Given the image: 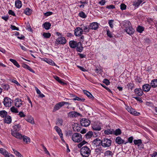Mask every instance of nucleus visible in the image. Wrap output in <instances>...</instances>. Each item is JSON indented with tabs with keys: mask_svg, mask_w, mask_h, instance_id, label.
<instances>
[{
	"mask_svg": "<svg viewBox=\"0 0 157 157\" xmlns=\"http://www.w3.org/2000/svg\"><path fill=\"white\" fill-rule=\"evenodd\" d=\"M42 146L44 149V150L45 152V153L47 155H50L49 153V152L47 150L46 147L43 145H42Z\"/></svg>",
	"mask_w": 157,
	"mask_h": 157,
	"instance_id": "5fc2aeb1",
	"label": "nucleus"
},
{
	"mask_svg": "<svg viewBox=\"0 0 157 157\" xmlns=\"http://www.w3.org/2000/svg\"><path fill=\"white\" fill-rule=\"evenodd\" d=\"M134 85L133 84L131 83H128L127 85V86L128 89H130L131 90L132 89Z\"/></svg>",
	"mask_w": 157,
	"mask_h": 157,
	"instance_id": "8fccbe9b",
	"label": "nucleus"
},
{
	"mask_svg": "<svg viewBox=\"0 0 157 157\" xmlns=\"http://www.w3.org/2000/svg\"><path fill=\"white\" fill-rule=\"evenodd\" d=\"M102 140L99 138H96L94 139L92 142L93 145L96 147L101 145Z\"/></svg>",
	"mask_w": 157,
	"mask_h": 157,
	"instance_id": "9d476101",
	"label": "nucleus"
},
{
	"mask_svg": "<svg viewBox=\"0 0 157 157\" xmlns=\"http://www.w3.org/2000/svg\"><path fill=\"white\" fill-rule=\"evenodd\" d=\"M22 67H23L27 69L28 70H29L30 71L33 73H35V72L28 65L25 64H23L22 65Z\"/></svg>",
	"mask_w": 157,
	"mask_h": 157,
	"instance_id": "bb28decb",
	"label": "nucleus"
},
{
	"mask_svg": "<svg viewBox=\"0 0 157 157\" xmlns=\"http://www.w3.org/2000/svg\"><path fill=\"white\" fill-rule=\"evenodd\" d=\"M134 92L136 95L139 96H142L143 94L142 90L140 88L136 89Z\"/></svg>",
	"mask_w": 157,
	"mask_h": 157,
	"instance_id": "dca6fc26",
	"label": "nucleus"
},
{
	"mask_svg": "<svg viewBox=\"0 0 157 157\" xmlns=\"http://www.w3.org/2000/svg\"><path fill=\"white\" fill-rule=\"evenodd\" d=\"M90 29L96 30L98 28V24L96 22H93L90 24Z\"/></svg>",
	"mask_w": 157,
	"mask_h": 157,
	"instance_id": "2eb2a0df",
	"label": "nucleus"
},
{
	"mask_svg": "<svg viewBox=\"0 0 157 157\" xmlns=\"http://www.w3.org/2000/svg\"><path fill=\"white\" fill-rule=\"evenodd\" d=\"M95 152L97 154H100L103 152V150L101 147L96 148L95 149Z\"/></svg>",
	"mask_w": 157,
	"mask_h": 157,
	"instance_id": "09e8293b",
	"label": "nucleus"
},
{
	"mask_svg": "<svg viewBox=\"0 0 157 157\" xmlns=\"http://www.w3.org/2000/svg\"><path fill=\"white\" fill-rule=\"evenodd\" d=\"M92 128L94 130L100 131L101 129V126L99 124H94L92 126Z\"/></svg>",
	"mask_w": 157,
	"mask_h": 157,
	"instance_id": "5701e85b",
	"label": "nucleus"
},
{
	"mask_svg": "<svg viewBox=\"0 0 157 157\" xmlns=\"http://www.w3.org/2000/svg\"><path fill=\"white\" fill-rule=\"evenodd\" d=\"M63 122V121L62 119L58 118L57 120V121L56 122V124H58V125H62Z\"/></svg>",
	"mask_w": 157,
	"mask_h": 157,
	"instance_id": "37998d69",
	"label": "nucleus"
},
{
	"mask_svg": "<svg viewBox=\"0 0 157 157\" xmlns=\"http://www.w3.org/2000/svg\"><path fill=\"white\" fill-rule=\"evenodd\" d=\"M46 62L49 64L52 65H55V63L52 60L50 59H47Z\"/></svg>",
	"mask_w": 157,
	"mask_h": 157,
	"instance_id": "3c124183",
	"label": "nucleus"
},
{
	"mask_svg": "<svg viewBox=\"0 0 157 157\" xmlns=\"http://www.w3.org/2000/svg\"><path fill=\"white\" fill-rule=\"evenodd\" d=\"M24 13L27 15H30L32 13V10L29 8H26L24 10Z\"/></svg>",
	"mask_w": 157,
	"mask_h": 157,
	"instance_id": "a878e982",
	"label": "nucleus"
},
{
	"mask_svg": "<svg viewBox=\"0 0 157 157\" xmlns=\"http://www.w3.org/2000/svg\"><path fill=\"white\" fill-rule=\"evenodd\" d=\"M133 98L136 99L138 101H139L140 103L143 102V101L139 97H133Z\"/></svg>",
	"mask_w": 157,
	"mask_h": 157,
	"instance_id": "338daca9",
	"label": "nucleus"
},
{
	"mask_svg": "<svg viewBox=\"0 0 157 157\" xmlns=\"http://www.w3.org/2000/svg\"><path fill=\"white\" fill-rule=\"evenodd\" d=\"M84 98H81L78 97H76L75 98H73V100L74 101L77 100L79 101H84L85 100Z\"/></svg>",
	"mask_w": 157,
	"mask_h": 157,
	"instance_id": "864d4df0",
	"label": "nucleus"
},
{
	"mask_svg": "<svg viewBox=\"0 0 157 157\" xmlns=\"http://www.w3.org/2000/svg\"><path fill=\"white\" fill-rule=\"evenodd\" d=\"M43 26L46 29L48 30L51 26V24L49 22H46L43 24Z\"/></svg>",
	"mask_w": 157,
	"mask_h": 157,
	"instance_id": "c756f323",
	"label": "nucleus"
},
{
	"mask_svg": "<svg viewBox=\"0 0 157 157\" xmlns=\"http://www.w3.org/2000/svg\"><path fill=\"white\" fill-rule=\"evenodd\" d=\"M144 30V28L140 25L137 28V31L140 33H141Z\"/></svg>",
	"mask_w": 157,
	"mask_h": 157,
	"instance_id": "c03bdc74",
	"label": "nucleus"
},
{
	"mask_svg": "<svg viewBox=\"0 0 157 157\" xmlns=\"http://www.w3.org/2000/svg\"><path fill=\"white\" fill-rule=\"evenodd\" d=\"M78 43L74 40L70 41L69 44L70 47L72 48H75L76 47V45Z\"/></svg>",
	"mask_w": 157,
	"mask_h": 157,
	"instance_id": "a211bd4d",
	"label": "nucleus"
},
{
	"mask_svg": "<svg viewBox=\"0 0 157 157\" xmlns=\"http://www.w3.org/2000/svg\"><path fill=\"white\" fill-rule=\"evenodd\" d=\"M69 103L67 102L62 101L56 104L54 106L53 111L55 112L59 109L65 104L68 105Z\"/></svg>",
	"mask_w": 157,
	"mask_h": 157,
	"instance_id": "20e7f679",
	"label": "nucleus"
},
{
	"mask_svg": "<svg viewBox=\"0 0 157 157\" xmlns=\"http://www.w3.org/2000/svg\"><path fill=\"white\" fill-rule=\"evenodd\" d=\"M151 88V86L149 84H145L142 86V90L145 92H148L150 89Z\"/></svg>",
	"mask_w": 157,
	"mask_h": 157,
	"instance_id": "f3484780",
	"label": "nucleus"
},
{
	"mask_svg": "<svg viewBox=\"0 0 157 157\" xmlns=\"http://www.w3.org/2000/svg\"><path fill=\"white\" fill-rule=\"evenodd\" d=\"M2 87L5 90H8L9 88V85L6 84H2Z\"/></svg>",
	"mask_w": 157,
	"mask_h": 157,
	"instance_id": "603ef678",
	"label": "nucleus"
},
{
	"mask_svg": "<svg viewBox=\"0 0 157 157\" xmlns=\"http://www.w3.org/2000/svg\"><path fill=\"white\" fill-rule=\"evenodd\" d=\"M123 26L125 29V30L126 32L130 35L133 33L135 30L131 26V24L129 21H124L123 22Z\"/></svg>",
	"mask_w": 157,
	"mask_h": 157,
	"instance_id": "f257e3e1",
	"label": "nucleus"
},
{
	"mask_svg": "<svg viewBox=\"0 0 157 157\" xmlns=\"http://www.w3.org/2000/svg\"><path fill=\"white\" fill-rule=\"evenodd\" d=\"M18 114L21 117H24L25 116L24 113L21 111Z\"/></svg>",
	"mask_w": 157,
	"mask_h": 157,
	"instance_id": "680f3d73",
	"label": "nucleus"
},
{
	"mask_svg": "<svg viewBox=\"0 0 157 157\" xmlns=\"http://www.w3.org/2000/svg\"><path fill=\"white\" fill-rule=\"evenodd\" d=\"M12 121L11 117L9 115L7 116L4 119V122L6 123L10 124Z\"/></svg>",
	"mask_w": 157,
	"mask_h": 157,
	"instance_id": "b1692460",
	"label": "nucleus"
},
{
	"mask_svg": "<svg viewBox=\"0 0 157 157\" xmlns=\"http://www.w3.org/2000/svg\"><path fill=\"white\" fill-rule=\"evenodd\" d=\"M121 129L119 128L116 129L115 131H113L114 134L116 136L121 135Z\"/></svg>",
	"mask_w": 157,
	"mask_h": 157,
	"instance_id": "e433bc0d",
	"label": "nucleus"
},
{
	"mask_svg": "<svg viewBox=\"0 0 157 157\" xmlns=\"http://www.w3.org/2000/svg\"><path fill=\"white\" fill-rule=\"evenodd\" d=\"M10 28L13 30H19V29L17 27L15 26L11 25Z\"/></svg>",
	"mask_w": 157,
	"mask_h": 157,
	"instance_id": "e2e57ef3",
	"label": "nucleus"
},
{
	"mask_svg": "<svg viewBox=\"0 0 157 157\" xmlns=\"http://www.w3.org/2000/svg\"><path fill=\"white\" fill-rule=\"evenodd\" d=\"M10 110L12 112L15 113H18L17 109L14 106H13L10 108Z\"/></svg>",
	"mask_w": 157,
	"mask_h": 157,
	"instance_id": "a18cd8bd",
	"label": "nucleus"
},
{
	"mask_svg": "<svg viewBox=\"0 0 157 157\" xmlns=\"http://www.w3.org/2000/svg\"><path fill=\"white\" fill-rule=\"evenodd\" d=\"M71 139L74 142L78 143L82 141V137L80 134L75 132L72 135Z\"/></svg>",
	"mask_w": 157,
	"mask_h": 157,
	"instance_id": "7ed1b4c3",
	"label": "nucleus"
},
{
	"mask_svg": "<svg viewBox=\"0 0 157 157\" xmlns=\"http://www.w3.org/2000/svg\"><path fill=\"white\" fill-rule=\"evenodd\" d=\"M68 116L70 117H76L79 115V114L76 112L72 111L70 112L68 114Z\"/></svg>",
	"mask_w": 157,
	"mask_h": 157,
	"instance_id": "6ab92c4d",
	"label": "nucleus"
},
{
	"mask_svg": "<svg viewBox=\"0 0 157 157\" xmlns=\"http://www.w3.org/2000/svg\"><path fill=\"white\" fill-rule=\"evenodd\" d=\"M11 132L12 135L14 137L18 139H22V136L20 133L18 132H14L12 130H11Z\"/></svg>",
	"mask_w": 157,
	"mask_h": 157,
	"instance_id": "f8f14e48",
	"label": "nucleus"
},
{
	"mask_svg": "<svg viewBox=\"0 0 157 157\" xmlns=\"http://www.w3.org/2000/svg\"><path fill=\"white\" fill-rule=\"evenodd\" d=\"M25 120L33 124H34V119L31 116H30L29 117L25 119Z\"/></svg>",
	"mask_w": 157,
	"mask_h": 157,
	"instance_id": "473e14b6",
	"label": "nucleus"
},
{
	"mask_svg": "<svg viewBox=\"0 0 157 157\" xmlns=\"http://www.w3.org/2000/svg\"><path fill=\"white\" fill-rule=\"evenodd\" d=\"M151 84L152 87L153 88L157 87V79H154L152 80Z\"/></svg>",
	"mask_w": 157,
	"mask_h": 157,
	"instance_id": "c85d7f7f",
	"label": "nucleus"
},
{
	"mask_svg": "<svg viewBox=\"0 0 157 157\" xmlns=\"http://www.w3.org/2000/svg\"><path fill=\"white\" fill-rule=\"evenodd\" d=\"M142 2L143 1L141 0H137V1L134 2L132 5L134 6L138 7L140 6Z\"/></svg>",
	"mask_w": 157,
	"mask_h": 157,
	"instance_id": "7c9ffc66",
	"label": "nucleus"
},
{
	"mask_svg": "<svg viewBox=\"0 0 157 157\" xmlns=\"http://www.w3.org/2000/svg\"><path fill=\"white\" fill-rule=\"evenodd\" d=\"M7 113L5 110L0 111V116L2 117H6L7 116Z\"/></svg>",
	"mask_w": 157,
	"mask_h": 157,
	"instance_id": "2f4dec72",
	"label": "nucleus"
},
{
	"mask_svg": "<svg viewBox=\"0 0 157 157\" xmlns=\"http://www.w3.org/2000/svg\"><path fill=\"white\" fill-rule=\"evenodd\" d=\"M15 101V105L16 107L18 108L20 107L22 105V101L21 99H19V98L16 99Z\"/></svg>",
	"mask_w": 157,
	"mask_h": 157,
	"instance_id": "aec40b11",
	"label": "nucleus"
},
{
	"mask_svg": "<svg viewBox=\"0 0 157 157\" xmlns=\"http://www.w3.org/2000/svg\"><path fill=\"white\" fill-rule=\"evenodd\" d=\"M56 41L58 43V44H64L66 43V40L63 37L58 38L56 40Z\"/></svg>",
	"mask_w": 157,
	"mask_h": 157,
	"instance_id": "9b49d317",
	"label": "nucleus"
},
{
	"mask_svg": "<svg viewBox=\"0 0 157 157\" xmlns=\"http://www.w3.org/2000/svg\"><path fill=\"white\" fill-rule=\"evenodd\" d=\"M116 143L118 144H126L127 142L123 140H122L120 136L117 137L115 139Z\"/></svg>",
	"mask_w": 157,
	"mask_h": 157,
	"instance_id": "ddd939ff",
	"label": "nucleus"
},
{
	"mask_svg": "<svg viewBox=\"0 0 157 157\" xmlns=\"http://www.w3.org/2000/svg\"><path fill=\"white\" fill-rule=\"evenodd\" d=\"M12 101V100L10 98L6 97L4 98L3 104L6 107H9L11 106Z\"/></svg>",
	"mask_w": 157,
	"mask_h": 157,
	"instance_id": "423d86ee",
	"label": "nucleus"
},
{
	"mask_svg": "<svg viewBox=\"0 0 157 157\" xmlns=\"http://www.w3.org/2000/svg\"><path fill=\"white\" fill-rule=\"evenodd\" d=\"M126 109L127 111L130 113L132 111H133V109L132 108L131 106H127Z\"/></svg>",
	"mask_w": 157,
	"mask_h": 157,
	"instance_id": "69168bd1",
	"label": "nucleus"
},
{
	"mask_svg": "<svg viewBox=\"0 0 157 157\" xmlns=\"http://www.w3.org/2000/svg\"><path fill=\"white\" fill-rule=\"evenodd\" d=\"M22 4L21 1L19 0H17L15 1V6L18 8H20L22 6Z\"/></svg>",
	"mask_w": 157,
	"mask_h": 157,
	"instance_id": "393cba45",
	"label": "nucleus"
},
{
	"mask_svg": "<svg viewBox=\"0 0 157 157\" xmlns=\"http://www.w3.org/2000/svg\"><path fill=\"white\" fill-rule=\"evenodd\" d=\"M104 133L105 134H112L113 133V131L112 130L107 129L104 131Z\"/></svg>",
	"mask_w": 157,
	"mask_h": 157,
	"instance_id": "58836bf2",
	"label": "nucleus"
},
{
	"mask_svg": "<svg viewBox=\"0 0 157 157\" xmlns=\"http://www.w3.org/2000/svg\"><path fill=\"white\" fill-rule=\"evenodd\" d=\"M133 140V137L132 136H131L128 138V140L127 141H125V142H127V143L128 142H129L130 143H132Z\"/></svg>",
	"mask_w": 157,
	"mask_h": 157,
	"instance_id": "13d9d810",
	"label": "nucleus"
},
{
	"mask_svg": "<svg viewBox=\"0 0 157 157\" xmlns=\"http://www.w3.org/2000/svg\"><path fill=\"white\" fill-rule=\"evenodd\" d=\"M81 28H82V29H83V32H84L85 33L88 32L90 29L89 26V27H88L87 26H84Z\"/></svg>",
	"mask_w": 157,
	"mask_h": 157,
	"instance_id": "ea45409f",
	"label": "nucleus"
},
{
	"mask_svg": "<svg viewBox=\"0 0 157 157\" xmlns=\"http://www.w3.org/2000/svg\"><path fill=\"white\" fill-rule=\"evenodd\" d=\"M22 139H23V141L26 144H28L30 142V139L28 137L23 136H22Z\"/></svg>",
	"mask_w": 157,
	"mask_h": 157,
	"instance_id": "cd10ccee",
	"label": "nucleus"
},
{
	"mask_svg": "<svg viewBox=\"0 0 157 157\" xmlns=\"http://www.w3.org/2000/svg\"><path fill=\"white\" fill-rule=\"evenodd\" d=\"M43 36L45 38H49L51 36V34L48 33H44L43 35Z\"/></svg>",
	"mask_w": 157,
	"mask_h": 157,
	"instance_id": "49530a36",
	"label": "nucleus"
},
{
	"mask_svg": "<svg viewBox=\"0 0 157 157\" xmlns=\"http://www.w3.org/2000/svg\"><path fill=\"white\" fill-rule=\"evenodd\" d=\"M53 13L52 12L48 11L44 13L45 16L47 17L50 16Z\"/></svg>",
	"mask_w": 157,
	"mask_h": 157,
	"instance_id": "bf43d9fd",
	"label": "nucleus"
},
{
	"mask_svg": "<svg viewBox=\"0 0 157 157\" xmlns=\"http://www.w3.org/2000/svg\"><path fill=\"white\" fill-rule=\"evenodd\" d=\"M10 61L12 62L15 66L17 67H20V65L18 64L17 62L15 59H10Z\"/></svg>",
	"mask_w": 157,
	"mask_h": 157,
	"instance_id": "c9c22d12",
	"label": "nucleus"
},
{
	"mask_svg": "<svg viewBox=\"0 0 157 157\" xmlns=\"http://www.w3.org/2000/svg\"><path fill=\"white\" fill-rule=\"evenodd\" d=\"M91 152V150L86 146H84L80 149V153L83 157H88Z\"/></svg>",
	"mask_w": 157,
	"mask_h": 157,
	"instance_id": "f03ea898",
	"label": "nucleus"
},
{
	"mask_svg": "<svg viewBox=\"0 0 157 157\" xmlns=\"http://www.w3.org/2000/svg\"><path fill=\"white\" fill-rule=\"evenodd\" d=\"M107 31V36L110 38H111L113 37L111 33V32L109 30H106Z\"/></svg>",
	"mask_w": 157,
	"mask_h": 157,
	"instance_id": "052dcab7",
	"label": "nucleus"
},
{
	"mask_svg": "<svg viewBox=\"0 0 157 157\" xmlns=\"http://www.w3.org/2000/svg\"><path fill=\"white\" fill-rule=\"evenodd\" d=\"M113 21H114L113 20H110L109 21L108 23L109 24V25L111 28H113Z\"/></svg>",
	"mask_w": 157,
	"mask_h": 157,
	"instance_id": "774afa93",
	"label": "nucleus"
},
{
	"mask_svg": "<svg viewBox=\"0 0 157 157\" xmlns=\"http://www.w3.org/2000/svg\"><path fill=\"white\" fill-rule=\"evenodd\" d=\"M103 82L105 83L106 85H109L110 83L109 81L106 79H104L103 80Z\"/></svg>",
	"mask_w": 157,
	"mask_h": 157,
	"instance_id": "0e129e2a",
	"label": "nucleus"
},
{
	"mask_svg": "<svg viewBox=\"0 0 157 157\" xmlns=\"http://www.w3.org/2000/svg\"><path fill=\"white\" fill-rule=\"evenodd\" d=\"M126 8V6L124 4H121V9L123 10H125Z\"/></svg>",
	"mask_w": 157,
	"mask_h": 157,
	"instance_id": "4d7b16f0",
	"label": "nucleus"
},
{
	"mask_svg": "<svg viewBox=\"0 0 157 157\" xmlns=\"http://www.w3.org/2000/svg\"><path fill=\"white\" fill-rule=\"evenodd\" d=\"M111 141L107 138H104L102 140L101 145L104 147H108L111 145Z\"/></svg>",
	"mask_w": 157,
	"mask_h": 157,
	"instance_id": "39448f33",
	"label": "nucleus"
},
{
	"mask_svg": "<svg viewBox=\"0 0 157 157\" xmlns=\"http://www.w3.org/2000/svg\"><path fill=\"white\" fill-rule=\"evenodd\" d=\"M130 113L135 116H138L140 114V113L135 111L134 109H133V111L132 110L131 111Z\"/></svg>",
	"mask_w": 157,
	"mask_h": 157,
	"instance_id": "de8ad7c7",
	"label": "nucleus"
},
{
	"mask_svg": "<svg viewBox=\"0 0 157 157\" xmlns=\"http://www.w3.org/2000/svg\"><path fill=\"white\" fill-rule=\"evenodd\" d=\"M77 51L79 52H82L83 49L82 46V44L81 42H78L76 45V47L75 48Z\"/></svg>",
	"mask_w": 157,
	"mask_h": 157,
	"instance_id": "4468645a",
	"label": "nucleus"
},
{
	"mask_svg": "<svg viewBox=\"0 0 157 157\" xmlns=\"http://www.w3.org/2000/svg\"><path fill=\"white\" fill-rule=\"evenodd\" d=\"M78 15L81 17L85 18L87 17L86 15L83 11H81L79 13Z\"/></svg>",
	"mask_w": 157,
	"mask_h": 157,
	"instance_id": "a19ab883",
	"label": "nucleus"
},
{
	"mask_svg": "<svg viewBox=\"0 0 157 157\" xmlns=\"http://www.w3.org/2000/svg\"><path fill=\"white\" fill-rule=\"evenodd\" d=\"M73 128L74 131L78 132H80L81 131V129L79 127H78L77 125L76 127L75 126Z\"/></svg>",
	"mask_w": 157,
	"mask_h": 157,
	"instance_id": "6e6d98bb",
	"label": "nucleus"
},
{
	"mask_svg": "<svg viewBox=\"0 0 157 157\" xmlns=\"http://www.w3.org/2000/svg\"><path fill=\"white\" fill-rule=\"evenodd\" d=\"M55 79L58 81L59 83L63 85H64L66 84L65 83L62 81L59 78L56 76L54 77Z\"/></svg>",
	"mask_w": 157,
	"mask_h": 157,
	"instance_id": "79ce46f5",
	"label": "nucleus"
},
{
	"mask_svg": "<svg viewBox=\"0 0 157 157\" xmlns=\"http://www.w3.org/2000/svg\"><path fill=\"white\" fill-rule=\"evenodd\" d=\"M113 155V153L112 151L109 150L105 151L104 153L105 156L112 157Z\"/></svg>",
	"mask_w": 157,
	"mask_h": 157,
	"instance_id": "f704fd0d",
	"label": "nucleus"
},
{
	"mask_svg": "<svg viewBox=\"0 0 157 157\" xmlns=\"http://www.w3.org/2000/svg\"><path fill=\"white\" fill-rule=\"evenodd\" d=\"M133 142L135 145H137L139 146L142 143V140L141 139L134 140Z\"/></svg>",
	"mask_w": 157,
	"mask_h": 157,
	"instance_id": "72a5a7b5",
	"label": "nucleus"
},
{
	"mask_svg": "<svg viewBox=\"0 0 157 157\" xmlns=\"http://www.w3.org/2000/svg\"><path fill=\"white\" fill-rule=\"evenodd\" d=\"M80 123L82 126L87 127L90 125V122L89 120L87 119L82 118L80 120Z\"/></svg>",
	"mask_w": 157,
	"mask_h": 157,
	"instance_id": "0eeeda50",
	"label": "nucleus"
},
{
	"mask_svg": "<svg viewBox=\"0 0 157 157\" xmlns=\"http://www.w3.org/2000/svg\"><path fill=\"white\" fill-rule=\"evenodd\" d=\"M93 135V134L92 132L90 131L86 134L84 138H85V140H86L91 138Z\"/></svg>",
	"mask_w": 157,
	"mask_h": 157,
	"instance_id": "412c9836",
	"label": "nucleus"
},
{
	"mask_svg": "<svg viewBox=\"0 0 157 157\" xmlns=\"http://www.w3.org/2000/svg\"><path fill=\"white\" fill-rule=\"evenodd\" d=\"M54 128L59 136L62 141L63 142H65L61 129L57 126H55L54 127Z\"/></svg>",
	"mask_w": 157,
	"mask_h": 157,
	"instance_id": "6e6552de",
	"label": "nucleus"
},
{
	"mask_svg": "<svg viewBox=\"0 0 157 157\" xmlns=\"http://www.w3.org/2000/svg\"><path fill=\"white\" fill-rule=\"evenodd\" d=\"M13 132H18L21 128V126L19 124L15 125L13 126Z\"/></svg>",
	"mask_w": 157,
	"mask_h": 157,
	"instance_id": "4be33fe9",
	"label": "nucleus"
},
{
	"mask_svg": "<svg viewBox=\"0 0 157 157\" xmlns=\"http://www.w3.org/2000/svg\"><path fill=\"white\" fill-rule=\"evenodd\" d=\"M0 153L5 156L6 154L8 155V152L5 149L2 148H0Z\"/></svg>",
	"mask_w": 157,
	"mask_h": 157,
	"instance_id": "4c0bfd02",
	"label": "nucleus"
},
{
	"mask_svg": "<svg viewBox=\"0 0 157 157\" xmlns=\"http://www.w3.org/2000/svg\"><path fill=\"white\" fill-rule=\"evenodd\" d=\"M83 29L80 27H77L75 30V34L76 36H80L82 34Z\"/></svg>",
	"mask_w": 157,
	"mask_h": 157,
	"instance_id": "1a4fd4ad",
	"label": "nucleus"
}]
</instances>
